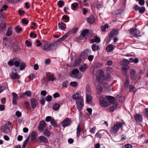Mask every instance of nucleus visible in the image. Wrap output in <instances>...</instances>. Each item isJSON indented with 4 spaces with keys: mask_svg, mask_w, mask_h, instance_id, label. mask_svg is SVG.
Instances as JSON below:
<instances>
[{
    "mask_svg": "<svg viewBox=\"0 0 148 148\" xmlns=\"http://www.w3.org/2000/svg\"><path fill=\"white\" fill-rule=\"evenodd\" d=\"M96 77L99 85L98 84L96 86L97 97L99 98L100 104L102 106V97L101 94L102 92V87L101 84L102 83V70L99 69L98 70L96 74Z\"/></svg>",
    "mask_w": 148,
    "mask_h": 148,
    "instance_id": "1",
    "label": "nucleus"
},
{
    "mask_svg": "<svg viewBox=\"0 0 148 148\" xmlns=\"http://www.w3.org/2000/svg\"><path fill=\"white\" fill-rule=\"evenodd\" d=\"M57 42H53L51 43H48L47 42L44 41L42 42V46L41 48L46 51H53L56 49Z\"/></svg>",
    "mask_w": 148,
    "mask_h": 148,
    "instance_id": "2",
    "label": "nucleus"
},
{
    "mask_svg": "<svg viewBox=\"0 0 148 148\" xmlns=\"http://www.w3.org/2000/svg\"><path fill=\"white\" fill-rule=\"evenodd\" d=\"M123 125V123L120 121L116 122V124L110 129V132L111 134H116L121 128Z\"/></svg>",
    "mask_w": 148,
    "mask_h": 148,
    "instance_id": "3",
    "label": "nucleus"
},
{
    "mask_svg": "<svg viewBox=\"0 0 148 148\" xmlns=\"http://www.w3.org/2000/svg\"><path fill=\"white\" fill-rule=\"evenodd\" d=\"M70 76L73 78H80L82 77V74L77 69H75L71 72Z\"/></svg>",
    "mask_w": 148,
    "mask_h": 148,
    "instance_id": "4",
    "label": "nucleus"
},
{
    "mask_svg": "<svg viewBox=\"0 0 148 148\" xmlns=\"http://www.w3.org/2000/svg\"><path fill=\"white\" fill-rule=\"evenodd\" d=\"M76 104L77 108L79 111H81L84 106V101L83 98L80 96L78 98L76 101Z\"/></svg>",
    "mask_w": 148,
    "mask_h": 148,
    "instance_id": "5",
    "label": "nucleus"
},
{
    "mask_svg": "<svg viewBox=\"0 0 148 148\" xmlns=\"http://www.w3.org/2000/svg\"><path fill=\"white\" fill-rule=\"evenodd\" d=\"M71 33V32H69L66 34L64 36L58 39V40L54 42H57L56 48L58 47L60 44V42L65 40L68 36H69Z\"/></svg>",
    "mask_w": 148,
    "mask_h": 148,
    "instance_id": "6",
    "label": "nucleus"
},
{
    "mask_svg": "<svg viewBox=\"0 0 148 148\" xmlns=\"http://www.w3.org/2000/svg\"><path fill=\"white\" fill-rule=\"evenodd\" d=\"M71 119L69 118H66L61 123L62 127H64L68 126L71 124Z\"/></svg>",
    "mask_w": 148,
    "mask_h": 148,
    "instance_id": "7",
    "label": "nucleus"
},
{
    "mask_svg": "<svg viewBox=\"0 0 148 148\" xmlns=\"http://www.w3.org/2000/svg\"><path fill=\"white\" fill-rule=\"evenodd\" d=\"M131 34L137 38L140 36V32L137 29L132 28L130 31Z\"/></svg>",
    "mask_w": 148,
    "mask_h": 148,
    "instance_id": "8",
    "label": "nucleus"
},
{
    "mask_svg": "<svg viewBox=\"0 0 148 148\" xmlns=\"http://www.w3.org/2000/svg\"><path fill=\"white\" fill-rule=\"evenodd\" d=\"M105 98L107 99L109 102L112 104L115 103L116 99L115 98L112 96H106Z\"/></svg>",
    "mask_w": 148,
    "mask_h": 148,
    "instance_id": "9",
    "label": "nucleus"
},
{
    "mask_svg": "<svg viewBox=\"0 0 148 148\" xmlns=\"http://www.w3.org/2000/svg\"><path fill=\"white\" fill-rule=\"evenodd\" d=\"M10 127L6 124L1 127V132H3L7 133L10 131Z\"/></svg>",
    "mask_w": 148,
    "mask_h": 148,
    "instance_id": "10",
    "label": "nucleus"
},
{
    "mask_svg": "<svg viewBox=\"0 0 148 148\" xmlns=\"http://www.w3.org/2000/svg\"><path fill=\"white\" fill-rule=\"evenodd\" d=\"M131 78L133 80H135L137 77V73L134 70H132L130 72Z\"/></svg>",
    "mask_w": 148,
    "mask_h": 148,
    "instance_id": "11",
    "label": "nucleus"
},
{
    "mask_svg": "<svg viewBox=\"0 0 148 148\" xmlns=\"http://www.w3.org/2000/svg\"><path fill=\"white\" fill-rule=\"evenodd\" d=\"M134 118L136 121L138 123L141 122L143 120L142 115L137 114L134 116Z\"/></svg>",
    "mask_w": 148,
    "mask_h": 148,
    "instance_id": "12",
    "label": "nucleus"
},
{
    "mask_svg": "<svg viewBox=\"0 0 148 148\" xmlns=\"http://www.w3.org/2000/svg\"><path fill=\"white\" fill-rule=\"evenodd\" d=\"M42 141L43 142L45 143H47L48 142V140L45 137L41 136L38 137V140L37 142L38 143H40Z\"/></svg>",
    "mask_w": 148,
    "mask_h": 148,
    "instance_id": "13",
    "label": "nucleus"
},
{
    "mask_svg": "<svg viewBox=\"0 0 148 148\" xmlns=\"http://www.w3.org/2000/svg\"><path fill=\"white\" fill-rule=\"evenodd\" d=\"M101 41L100 38L97 36H95L94 37V38L90 40V41L91 43H94L96 42L98 43L99 42Z\"/></svg>",
    "mask_w": 148,
    "mask_h": 148,
    "instance_id": "14",
    "label": "nucleus"
},
{
    "mask_svg": "<svg viewBox=\"0 0 148 148\" xmlns=\"http://www.w3.org/2000/svg\"><path fill=\"white\" fill-rule=\"evenodd\" d=\"M46 123L44 121H42L40 122L38 129L40 131L42 130L46 126Z\"/></svg>",
    "mask_w": 148,
    "mask_h": 148,
    "instance_id": "15",
    "label": "nucleus"
},
{
    "mask_svg": "<svg viewBox=\"0 0 148 148\" xmlns=\"http://www.w3.org/2000/svg\"><path fill=\"white\" fill-rule=\"evenodd\" d=\"M14 64L16 67H18L21 63V60L19 58H13Z\"/></svg>",
    "mask_w": 148,
    "mask_h": 148,
    "instance_id": "16",
    "label": "nucleus"
},
{
    "mask_svg": "<svg viewBox=\"0 0 148 148\" xmlns=\"http://www.w3.org/2000/svg\"><path fill=\"white\" fill-rule=\"evenodd\" d=\"M89 30L87 29H84L82 30L81 33L82 36H80V38H82V36L85 37L88 35L89 33ZM90 34H92L91 33H90ZM83 39V38H82Z\"/></svg>",
    "mask_w": 148,
    "mask_h": 148,
    "instance_id": "17",
    "label": "nucleus"
},
{
    "mask_svg": "<svg viewBox=\"0 0 148 148\" xmlns=\"http://www.w3.org/2000/svg\"><path fill=\"white\" fill-rule=\"evenodd\" d=\"M13 49L14 52L17 51L19 49V47L18 46V44L16 42H13L11 44Z\"/></svg>",
    "mask_w": 148,
    "mask_h": 148,
    "instance_id": "18",
    "label": "nucleus"
},
{
    "mask_svg": "<svg viewBox=\"0 0 148 148\" xmlns=\"http://www.w3.org/2000/svg\"><path fill=\"white\" fill-rule=\"evenodd\" d=\"M58 26L59 29L62 30H65L66 28L65 24L62 22L59 23L58 24Z\"/></svg>",
    "mask_w": 148,
    "mask_h": 148,
    "instance_id": "19",
    "label": "nucleus"
},
{
    "mask_svg": "<svg viewBox=\"0 0 148 148\" xmlns=\"http://www.w3.org/2000/svg\"><path fill=\"white\" fill-rule=\"evenodd\" d=\"M88 22L90 24H93L95 22V18L93 15H91L86 19Z\"/></svg>",
    "mask_w": 148,
    "mask_h": 148,
    "instance_id": "20",
    "label": "nucleus"
},
{
    "mask_svg": "<svg viewBox=\"0 0 148 148\" xmlns=\"http://www.w3.org/2000/svg\"><path fill=\"white\" fill-rule=\"evenodd\" d=\"M105 80L108 82L110 81V75L109 74H108L106 76L104 75L103 71H102V80Z\"/></svg>",
    "mask_w": 148,
    "mask_h": 148,
    "instance_id": "21",
    "label": "nucleus"
},
{
    "mask_svg": "<svg viewBox=\"0 0 148 148\" xmlns=\"http://www.w3.org/2000/svg\"><path fill=\"white\" fill-rule=\"evenodd\" d=\"M119 34L118 30H114L110 32V37H115L117 35Z\"/></svg>",
    "mask_w": 148,
    "mask_h": 148,
    "instance_id": "22",
    "label": "nucleus"
},
{
    "mask_svg": "<svg viewBox=\"0 0 148 148\" xmlns=\"http://www.w3.org/2000/svg\"><path fill=\"white\" fill-rule=\"evenodd\" d=\"M36 100L34 98H32L31 99V106L33 109H34L36 106Z\"/></svg>",
    "mask_w": 148,
    "mask_h": 148,
    "instance_id": "23",
    "label": "nucleus"
},
{
    "mask_svg": "<svg viewBox=\"0 0 148 148\" xmlns=\"http://www.w3.org/2000/svg\"><path fill=\"white\" fill-rule=\"evenodd\" d=\"M118 105V103H114L112 106L110 107L109 110L111 112H113L115 109H116Z\"/></svg>",
    "mask_w": 148,
    "mask_h": 148,
    "instance_id": "24",
    "label": "nucleus"
},
{
    "mask_svg": "<svg viewBox=\"0 0 148 148\" xmlns=\"http://www.w3.org/2000/svg\"><path fill=\"white\" fill-rule=\"evenodd\" d=\"M12 28L11 27H9L7 30V32L6 33V35L7 36H10L12 34Z\"/></svg>",
    "mask_w": 148,
    "mask_h": 148,
    "instance_id": "25",
    "label": "nucleus"
},
{
    "mask_svg": "<svg viewBox=\"0 0 148 148\" xmlns=\"http://www.w3.org/2000/svg\"><path fill=\"white\" fill-rule=\"evenodd\" d=\"M86 95H91L92 94V92L90 89V86L89 85H87L86 86Z\"/></svg>",
    "mask_w": 148,
    "mask_h": 148,
    "instance_id": "26",
    "label": "nucleus"
},
{
    "mask_svg": "<svg viewBox=\"0 0 148 148\" xmlns=\"http://www.w3.org/2000/svg\"><path fill=\"white\" fill-rule=\"evenodd\" d=\"M11 77L12 79H18L20 78V75L17 74V73H12V74L11 76Z\"/></svg>",
    "mask_w": 148,
    "mask_h": 148,
    "instance_id": "27",
    "label": "nucleus"
},
{
    "mask_svg": "<svg viewBox=\"0 0 148 148\" xmlns=\"http://www.w3.org/2000/svg\"><path fill=\"white\" fill-rule=\"evenodd\" d=\"M92 50L95 51L100 49V48L98 45H96V44H93L92 46Z\"/></svg>",
    "mask_w": 148,
    "mask_h": 148,
    "instance_id": "28",
    "label": "nucleus"
},
{
    "mask_svg": "<svg viewBox=\"0 0 148 148\" xmlns=\"http://www.w3.org/2000/svg\"><path fill=\"white\" fill-rule=\"evenodd\" d=\"M92 98L91 95H86V101L87 103L90 104L92 101Z\"/></svg>",
    "mask_w": 148,
    "mask_h": 148,
    "instance_id": "29",
    "label": "nucleus"
},
{
    "mask_svg": "<svg viewBox=\"0 0 148 148\" xmlns=\"http://www.w3.org/2000/svg\"><path fill=\"white\" fill-rule=\"evenodd\" d=\"M43 135L47 137H49L51 135L50 132L47 129H46L43 132Z\"/></svg>",
    "mask_w": 148,
    "mask_h": 148,
    "instance_id": "30",
    "label": "nucleus"
},
{
    "mask_svg": "<svg viewBox=\"0 0 148 148\" xmlns=\"http://www.w3.org/2000/svg\"><path fill=\"white\" fill-rule=\"evenodd\" d=\"M88 54L86 53L85 52L83 51L82 52L80 55L79 56L80 59H85L86 57L88 55Z\"/></svg>",
    "mask_w": 148,
    "mask_h": 148,
    "instance_id": "31",
    "label": "nucleus"
},
{
    "mask_svg": "<svg viewBox=\"0 0 148 148\" xmlns=\"http://www.w3.org/2000/svg\"><path fill=\"white\" fill-rule=\"evenodd\" d=\"M37 136V135L36 132L35 131H33L31 135V138L32 140H34L36 138Z\"/></svg>",
    "mask_w": 148,
    "mask_h": 148,
    "instance_id": "32",
    "label": "nucleus"
},
{
    "mask_svg": "<svg viewBox=\"0 0 148 148\" xmlns=\"http://www.w3.org/2000/svg\"><path fill=\"white\" fill-rule=\"evenodd\" d=\"M103 99V98L102 97V107H107L109 104L108 101L104 100Z\"/></svg>",
    "mask_w": 148,
    "mask_h": 148,
    "instance_id": "33",
    "label": "nucleus"
},
{
    "mask_svg": "<svg viewBox=\"0 0 148 148\" xmlns=\"http://www.w3.org/2000/svg\"><path fill=\"white\" fill-rule=\"evenodd\" d=\"M60 107V104L56 103L53 105V109L55 110H57L59 109Z\"/></svg>",
    "mask_w": 148,
    "mask_h": 148,
    "instance_id": "34",
    "label": "nucleus"
},
{
    "mask_svg": "<svg viewBox=\"0 0 148 148\" xmlns=\"http://www.w3.org/2000/svg\"><path fill=\"white\" fill-rule=\"evenodd\" d=\"M129 90L130 92H132L134 93L136 92V88L132 85H130L129 87Z\"/></svg>",
    "mask_w": 148,
    "mask_h": 148,
    "instance_id": "35",
    "label": "nucleus"
},
{
    "mask_svg": "<svg viewBox=\"0 0 148 148\" xmlns=\"http://www.w3.org/2000/svg\"><path fill=\"white\" fill-rule=\"evenodd\" d=\"M87 65L86 64H84V66H81L79 68V70L80 71L82 72H84L86 70V66Z\"/></svg>",
    "mask_w": 148,
    "mask_h": 148,
    "instance_id": "36",
    "label": "nucleus"
},
{
    "mask_svg": "<svg viewBox=\"0 0 148 148\" xmlns=\"http://www.w3.org/2000/svg\"><path fill=\"white\" fill-rule=\"evenodd\" d=\"M81 128L79 124L78 125L77 128V137L79 136L81 132Z\"/></svg>",
    "mask_w": 148,
    "mask_h": 148,
    "instance_id": "37",
    "label": "nucleus"
},
{
    "mask_svg": "<svg viewBox=\"0 0 148 148\" xmlns=\"http://www.w3.org/2000/svg\"><path fill=\"white\" fill-rule=\"evenodd\" d=\"M57 5L59 7L62 8L64 5V2L62 0L59 1L57 3Z\"/></svg>",
    "mask_w": 148,
    "mask_h": 148,
    "instance_id": "38",
    "label": "nucleus"
},
{
    "mask_svg": "<svg viewBox=\"0 0 148 148\" xmlns=\"http://www.w3.org/2000/svg\"><path fill=\"white\" fill-rule=\"evenodd\" d=\"M82 61L81 59L79 58L75 60L74 65L75 66H77L79 65L81 62Z\"/></svg>",
    "mask_w": 148,
    "mask_h": 148,
    "instance_id": "39",
    "label": "nucleus"
},
{
    "mask_svg": "<svg viewBox=\"0 0 148 148\" xmlns=\"http://www.w3.org/2000/svg\"><path fill=\"white\" fill-rule=\"evenodd\" d=\"M109 28V25L107 23L104 26H102V32H105L106 31V29Z\"/></svg>",
    "mask_w": 148,
    "mask_h": 148,
    "instance_id": "40",
    "label": "nucleus"
},
{
    "mask_svg": "<svg viewBox=\"0 0 148 148\" xmlns=\"http://www.w3.org/2000/svg\"><path fill=\"white\" fill-rule=\"evenodd\" d=\"M122 11L121 9H118L113 12V13L116 15H118Z\"/></svg>",
    "mask_w": 148,
    "mask_h": 148,
    "instance_id": "41",
    "label": "nucleus"
},
{
    "mask_svg": "<svg viewBox=\"0 0 148 148\" xmlns=\"http://www.w3.org/2000/svg\"><path fill=\"white\" fill-rule=\"evenodd\" d=\"M108 85V84H105L103 85L104 89L107 92H109L110 91L109 86Z\"/></svg>",
    "mask_w": 148,
    "mask_h": 148,
    "instance_id": "42",
    "label": "nucleus"
},
{
    "mask_svg": "<svg viewBox=\"0 0 148 148\" xmlns=\"http://www.w3.org/2000/svg\"><path fill=\"white\" fill-rule=\"evenodd\" d=\"M62 19L66 20V21H65L64 22H67L69 20V17L68 16L65 15L63 16Z\"/></svg>",
    "mask_w": 148,
    "mask_h": 148,
    "instance_id": "43",
    "label": "nucleus"
},
{
    "mask_svg": "<svg viewBox=\"0 0 148 148\" xmlns=\"http://www.w3.org/2000/svg\"><path fill=\"white\" fill-rule=\"evenodd\" d=\"M145 11V8L144 7H140L139 10V12L141 14L143 13Z\"/></svg>",
    "mask_w": 148,
    "mask_h": 148,
    "instance_id": "44",
    "label": "nucleus"
},
{
    "mask_svg": "<svg viewBox=\"0 0 148 148\" xmlns=\"http://www.w3.org/2000/svg\"><path fill=\"white\" fill-rule=\"evenodd\" d=\"M113 47L112 45L108 46L106 48L108 52H111L113 49Z\"/></svg>",
    "mask_w": 148,
    "mask_h": 148,
    "instance_id": "45",
    "label": "nucleus"
},
{
    "mask_svg": "<svg viewBox=\"0 0 148 148\" xmlns=\"http://www.w3.org/2000/svg\"><path fill=\"white\" fill-rule=\"evenodd\" d=\"M71 6L73 10L75 9L76 8L78 7V5L77 3H74L71 4Z\"/></svg>",
    "mask_w": 148,
    "mask_h": 148,
    "instance_id": "46",
    "label": "nucleus"
},
{
    "mask_svg": "<svg viewBox=\"0 0 148 148\" xmlns=\"http://www.w3.org/2000/svg\"><path fill=\"white\" fill-rule=\"evenodd\" d=\"M26 64L24 62L21 63V64L20 66V69L21 70H23L26 67Z\"/></svg>",
    "mask_w": 148,
    "mask_h": 148,
    "instance_id": "47",
    "label": "nucleus"
},
{
    "mask_svg": "<svg viewBox=\"0 0 148 148\" xmlns=\"http://www.w3.org/2000/svg\"><path fill=\"white\" fill-rule=\"evenodd\" d=\"M129 63V61L125 59L122 62V64L124 66H126Z\"/></svg>",
    "mask_w": 148,
    "mask_h": 148,
    "instance_id": "48",
    "label": "nucleus"
},
{
    "mask_svg": "<svg viewBox=\"0 0 148 148\" xmlns=\"http://www.w3.org/2000/svg\"><path fill=\"white\" fill-rule=\"evenodd\" d=\"M50 123L51 125L55 127H56L57 126L56 123L54 119H52L50 121Z\"/></svg>",
    "mask_w": 148,
    "mask_h": 148,
    "instance_id": "49",
    "label": "nucleus"
},
{
    "mask_svg": "<svg viewBox=\"0 0 148 148\" xmlns=\"http://www.w3.org/2000/svg\"><path fill=\"white\" fill-rule=\"evenodd\" d=\"M8 8V6L7 5H4L2 6L1 8L0 9V11L2 12L4 10L5 11Z\"/></svg>",
    "mask_w": 148,
    "mask_h": 148,
    "instance_id": "50",
    "label": "nucleus"
},
{
    "mask_svg": "<svg viewBox=\"0 0 148 148\" xmlns=\"http://www.w3.org/2000/svg\"><path fill=\"white\" fill-rule=\"evenodd\" d=\"M8 42V39L7 38L5 37H4L3 38V43L4 46H6L7 45V43Z\"/></svg>",
    "mask_w": 148,
    "mask_h": 148,
    "instance_id": "51",
    "label": "nucleus"
},
{
    "mask_svg": "<svg viewBox=\"0 0 148 148\" xmlns=\"http://www.w3.org/2000/svg\"><path fill=\"white\" fill-rule=\"evenodd\" d=\"M129 84V80L128 78H127L126 79V82L125 84V88H127Z\"/></svg>",
    "mask_w": 148,
    "mask_h": 148,
    "instance_id": "52",
    "label": "nucleus"
},
{
    "mask_svg": "<svg viewBox=\"0 0 148 148\" xmlns=\"http://www.w3.org/2000/svg\"><path fill=\"white\" fill-rule=\"evenodd\" d=\"M22 22L23 24L27 25L29 21L28 20H27L26 18H23L22 19Z\"/></svg>",
    "mask_w": 148,
    "mask_h": 148,
    "instance_id": "53",
    "label": "nucleus"
},
{
    "mask_svg": "<svg viewBox=\"0 0 148 148\" xmlns=\"http://www.w3.org/2000/svg\"><path fill=\"white\" fill-rule=\"evenodd\" d=\"M15 29L16 32L18 33L22 30V28L21 27H19L18 26L16 27Z\"/></svg>",
    "mask_w": 148,
    "mask_h": 148,
    "instance_id": "54",
    "label": "nucleus"
},
{
    "mask_svg": "<svg viewBox=\"0 0 148 148\" xmlns=\"http://www.w3.org/2000/svg\"><path fill=\"white\" fill-rule=\"evenodd\" d=\"M70 84L72 86L75 87L77 86V83L76 82H73L70 83Z\"/></svg>",
    "mask_w": 148,
    "mask_h": 148,
    "instance_id": "55",
    "label": "nucleus"
},
{
    "mask_svg": "<svg viewBox=\"0 0 148 148\" xmlns=\"http://www.w3.org/2000/svg\"><path fill=\"white\" fill-rule=\"evenodd\" d=\"M14 64V61L13 59L12 60H10L8 62V64L10 66L13 65Z\"/></svg>",
    "mask_w": 148,
    "mask_h": 148,
    "instance_id": "56",
    "label": "nucleus"
},
{
    "mask_svg": "<svg viewBox=\"0 0 148 148\" xmlns=\"http://www.w3.org/2000/svg\"><path fill=\"white\" fill-rule=\"evenodd\" d=\"M52 97L51 95H48L46 98V101L48 102H50L51 101V99H52Z\"/></svg>",
    "mask_w": 148,
    "mask_h": 148,
    "instance_id": "57",
    "label": "nucleus"
},
{
    "mask_svg": "<svg viewBox=\"0 0 148 148\" xmlns=\"http://www.w3.org/2000/svg\"><path fill=\"white\" fill-rule=\"evenodd\" d=\"M119 101L120 102H123L124 101L125 97L123 96H120L119 98Z\"/></svg>",
    "mask_w": 148,
    "mask_h": 148,
    "instance_id": "58",
    "label": "nucleus"
},
{
    "mask_svg": "<svg viewBox=\"0 0 148 148\" xmlns=\"http://www.w3.org/2000/svg\"><path fill=\"white\" fill-rule=\"evenodd\" d=\"M6 29V25L5 24H3V25L1 29V31L2 32L5 31Z\"/></svg>",
    "mask_w": 148,
    "mask_h": 148,
    "instance_id": "59",
    "label": "nucleus"
},
{
    "mask_svg": "<svg viewBox=\"0 0 148 148\" xmlns=\"http://www.w3.org/2000/svg\"><path fill=\"white\" fill-rule=\"evenodd\" d=\"M42 99L40 100V102L41 104L43 105L45 104V100L43 97H42Z\"/></svg>",
    "mask_w": 148,
    "mask_h": 148,
    "instance_id": "60",
    "label": "nucleus"
},
{
    "mask_svg": "<svg viewBox=\"0 0 148 148\" xmlns=\"http://www.w3.org/2000/svg\"><path fill=\"white\" fill-rule=\"evenodd\" d=\"M132 145L130 144H126L122 147V148H132Z\"/></svg>",
    "mask_w": 148,
    "mask_h": 148,
    "instance_id": "61",
    "label": "nucleus"
},
{
    "mask_svg": "<svg viewBox=\"0 0 148 148\" xmlns=\"http://www.w3.org/2000/svg\"><path fill=\"white\" fill-rule=\"evenodd\" d=\"M78 97V94H75L72 97L74 99L77 100L78 98L79 97Z\"/></svg>",
    "mask_w": 148,
    "mask_h": 148,
    "instance_id": "62",
    "label": "nucleus"
},
{
    "mask_svg": "<svg viewBox=\"0 0 148 148\" xmlns=\"http://www.w3.org/2000/svg\"><path fill=\"white\" fill-rule=\"evenodd\" d=\"M69 84L68 81H66L62 83L63 86L64 87H66Z\"/></svg>",
    "mask_w": 148,
    "mask_h": 148,
    "instance_id": "63",
    "label": "nucleus"
},
{
    "mask_svg": "<svg viewBox=\"0 0 148 148\" xmlns=\"http://www.w3.org/2000/svg\"><path fill=\"white\" fill-rule=\"evenodd\" d=\"M144 114V116L148 119V108L145 109V112Z\"/></svg>",
    "mask_w": 148,
    "mask_h": 148,
    "instance_id": "64",
    "label": "nucleus"
}]
</instances>
